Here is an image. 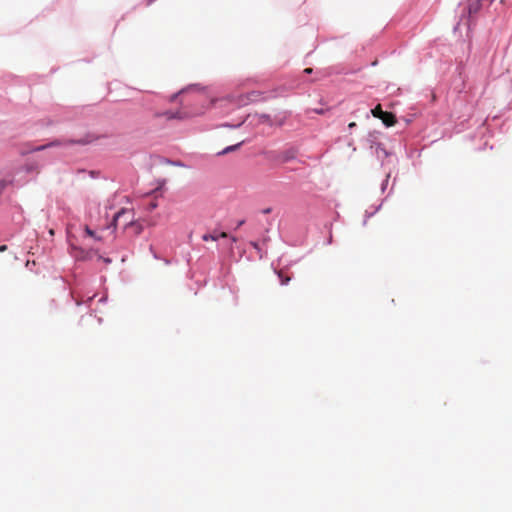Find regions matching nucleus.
Listing matches in <instances>:
<instances>
[{"label": "nucleus", "mask_w": 512, "mask_h": 512, "mask_svg": "<svg viewBox=\"0 0 512 512\" xmlns=\"http://www.w3.org/2000/svg\"><path fill=\"white\" fill-rule=\"evenodd\" d=\"M159 207L158 198H155L152 201H149L145 204L144 209L148 213H152Z\"/></svg>", "instance_id": "4c0bfd02"}, {"label": "nucleus", "mask_w": 512, "mask_h": 512, "mask_svg": "<svg viewBox=\"0 0 512 512\" xmlns=\"http://www.w3.org/2000/svg\"><path fill=\"white\" fill-rule=\"evenodd\" d=\"M271 267H272V269L274 271V274L278 278L279 284L281 286H287L289 284V282L291 281L292 275H285V274H283L282 271H280L279 269L275 268L274 262L271 263Z\"/></svg>", "instance_id": "b1692460"}, {"label": "nucleus", "mask_w": 512, "mask_h": 512, "mask_svg": "<svg viewBox=\"0 0 512 512\" xmlns=\"http://www.w3.org/2000/svg\"><path fill=\"white\" fill-rule=\"evenodd\" d=\"M55 279H59L63 283V290L64 291L68 289L67 285H66V279H65L64 276L59 275V276L55 277Z\"/></svg>", "instance_id": "603ef678"}, {"label": "nucleus", "mask_w": 512, "mask_h": 512, "mask_svg": "<svg viewBox=\"0 0 512 512\" xmlns=\"http://www.w3.org/2000/svg\"><path fill=\"white\" fill-rule=\"evenodd\" d=\"M98 252H99L98 248L91 247V248L87 249L84 247H79L78 253H77V255H75V260L81 261V262L91 261L93 259L94 255L98 254Z\"/></svg>", "instance_id": "f3484780"}, {"label": "nucleus", "mask_w": 512, "mask_h": 512, "mask_svg": "<svg viewBox=\"0 0 512 512\" xmlns=\"http://www.w3.org/2000/svg\"><path fill=\"white\" fill-rule=\"evenodd\" d=\"M494 0H466L461 9L458 22L453 26V33L462 38V45H466L468 55L472 52L473 39L479 18L489 10Z\"/></svg>", "instance_id": "f257e3e1"}, {"label": "nucleus", "mask_w": 512, "mask_h": 512, "mask_svg": "<svg viewBox=\"0 0 512 512\" xmlns=\"http://www.w3.org/2000/svg\"><path fill=\"white\" fill-rule=\"evenodd\" d=\"M182 94H185L183 89H179L178 91L172 93L170 96H169V102H176L178 101L179 97L182 95Z\"/></svg>", "instance_id": "a18cd8bd"}, {"label": "nucleus", "mask_w": 512, "mask_h": 512, "mask_svg": "<svg viewBox=\"0 0 512 512\" xmlns=\"http://www.w3.org/2000/svg\"><path fill=\"white\" fill-rule=\"evenodd\" d=\"M491 36V29L480 30L479 27L476 26L472 48V55L474 57V60H476V58H485L487 54L490 52L493 46Z\"/></svg>", "instance_id": "423d86ee"}, {"label": "nucleus", "mask_w": 512, "mask_h": 512, "mask_svg": "<svg viewBox=\"0 0 512 512\" xmlns=\"http://www.w3.org/2000/svg\"><path fill=\"white\" fill-rule=\"evenodd\" d=\"M378 38H379V35H374V36L370 39V42L372 43L373 41H376Z\"/></svg>", "instance_id": "0e129e2a"}, {"label": "nucleus", "mask_w": 512, "mask_h": 512, "mask_svg": "<svg viewBox=\"0 0 512 512\" xmlns=\"http://www.w3.org/2000/svg\"><path fill=\"white\" fill-rule=\"evenodd\" d=\"M159 161H160V163L166 164V165H169V166L180 167V168H187V169L191 168V165L187 164L186 162H184L182 160L173 159V158H169V157H166V156H159Z\"/></svg>", "instance_id": "6ab92c4d"}, {"label": "nucleus", "mask_w": 512, "mask_h": 512, "mask_svg": "<svg viewBox=\"0 0 512 512\" xmlns=\"http://www.w3.org/2000/svg\"><path fill=\"white\" fill-rule=\"evenodd\" d=\"M300 153V149L297 145L293 143H287L284 146L283 150L276 149H264L260 152V155L270 164L281 166L293 161H297L302 163L299 160L298 155Z\"/></svg>", "instance_id": "7ed1b4c3"}, {"label": "nucleus", "mask_w": 512, "mask_h": 512, "mask_svg": "<svg viewBox=\"0 0 512 512\" xmlns=\"http://www.w3.org/2000/svg\"><path fill=\"white\" fill-rule=\"evenodd\" d=\"M236 249H237V251H238L239 256H238V258H237L235 261H236V262H239V261H240V260L245 256V254H246V249H245V247H244V246H242V245L236 246Z\"/></svg>", "instance_id": "de8ad7c7"}, {"label": "nucleus", "mask_w": 512, "mask_h": 512, "mask_svg": "<svg viewBox=\"0 0 512 512\" xmlns=\"http://www.w3.org/2000/svg\"><path fill=\"white\" fill-rule=\"evenodd\" d=\"M8 249L6 244H0V252H5Z\"/></svg>", "instance_id": "13d9d810"}, {"label": "nucleus", "mask_w": 512, "mask_h": 512, "mask_svg": "<svg viewBox=\"0 0 512 512\" xmlns=\"http://www.w3.org/2000/svg\"><path fill=\"white\" fill-rule=\"evenodd\" d=\"M423 148H406V157L408 159H413L414 157L419 158L422 154Z\"/></svg>", "instance_id": "72a5a7b5"}, {"label": "nucleus", "mask_w": 512, "mask_h": 512, "mask_svg": "<svg viewBox=\"0 0 512 512\" xmlns=\"http://www.w3.org/2000/svg\"><path fill=\"white\" fill-rule=\"evenodd\" d=\"M98 302H99L100 304H106V303L108 302V294H107V293H106V294H103V295L99 298Z\"/></svg>", "instance_id": "864d4df0"}, {"label": "nucleus", "mask_w": 512, "mask_h": 512, "mask_svg": "<svg viewBox=\"0 0 512 512\" xmlns=\"http://www.w3.org/2000/svg\"><path fill=\"white\" fill-rule=\"evenodd\" d=\"M332 110V107H316V108H308L306 110V114H309V113H314V114H317V115H326L327 113H329L330 111Z\"/></svg>", "instance_id": "473e14b6"}, {"label": "nucleus", "mask_w": 512, "mask_h": 512, "mask_svg": "<svg viewBox=\"0 0 512 512\" xmlns=\"http://www.w3.org/2000/svg\"><path fill=\"white\" fill-rule=\"evenodd\" d=\"M373 148H375V154L377 158L380 157V153L383 154L384 158H388L394 154L391 150L386 149L384 144L380 141L378 143H374Z\"/></svg>", "instance_id": "cd10ccee"}, {"label": "nucleus", "mask_w": 512, "mask_h": 512, "mask_svg": "<svg viewBox=\"0 0 512 512\" xmlns=\"http://www.w3.org/2000/svg\"><path fill=\"white\" fill-rule=\"evenodd\" d=\"M332 227H333L332 222L327 221L324 223V228L327 229L329 232V236L326 238V240L324 242L325 245H331L333 243Z\"/></svg>", "instance_id": "e433bc0d"}, {"label": "nucleus", "mask_w": 512, "mask_h": 512, "mask_svg": "<svg viewBox=\"0 0 512 512\" xmlns=\"http://www.w3.org/2000/svg\"><path fill=\"white\" fill-rule=\"evenodd\" d=\"M156 0H144L146 6L152 5Z\"/></svg>", "instance_id": "bf43d9fd"}, {"label": "nucleus", "mask_w": 512, "mask_h": 512, "mask_svg": "<svg viewBox=\"0 0 512 512\" xmlns=\"http://www.w3.org/2000/svg\"><path fill=\"white\" fill-rule=\"evenodd\" d=\"M330 68H312L308 67L305 68L302 71V74L300 76H297L296 78H300V85L304 82H315L321 79H324L331 75V72L329 71Z\"/></svg>", "instance_id": "6e6552de"}, {"label": "nucleus", "mask_w": 512, "mask_h": 512, "mask_svg": "<svg viewBox=\"0 0 512 512\" xmlns=\"http://www.w3.org/2000/svg\"><path fill=\"white\" fill-rule=\"evenodd\" d=\"M83 235H84V237L93 239L95 242H102L104 239L103 236L98 234V232L95 229H92L88 225H85V227L83 229Z\"/></svg>", "instance_id": "a878e982"}, {"label": "nucleus", "mask_w": 512, "mask_h": 512, "mask_svg": "<svg viewBox=\"0 0 512 512\" xmlns=\"http://www.w3.org/2000/svg\"><path fill=\"white\" fill-rule=\"evenodd\" d=\"M167 179L166 178H157L155 179L151 185H155V187L149 189L144 193L145 197H155V198H163L165 192L168 190L167 188Z\"/></svg>", "instance_id": "9b49d317"}, {"label": "nucleus", "mask_w": 512, "mask_h": 512, "mask_svg": "<svg viewBox=\"0 0 512 512\" xmlns=\"http://www.w3.org/2000/svg\"><path fill=\"white\" fill-rule=\"evenodd\" d=\"M13 221L20 228H23V226L25 225L26 220L24 217V210L20 205L16 207V211L13 214Z\"/></svg>", "instance_id": "393cba45"}, {"label": "nucleus", "mask_w": 512, "mask_h": 512, "mask_svg": "<svg viewBox=\"0 0 512 512\" xmlns=\"http://www.w3.org/2000/svg\"><path fill=\"white\" fill-rule=\"evenodd\" d=\"M132 227L134 236H140L144 231V224L140 220H136L134 217L124 225V229Z\"/></svg>", "instance_id": "aec40b11"}, {"label": "nucleus", "mask_w": 512, "mask_h": 512, "mask_svg": "<svg viewBox=\"0 0 512 512\" xmlns=\"http://www.w3.org/2000/svg\"><path fill=\"white\" fill-rule=\"evenodd\" d=\"M37 265L36 261L35 260H27L26 263H25V266L27 269H29L30 271H34V267Z\"/></svg>", "instance_id": "3c124183"}, {"label": "nucleus", "mask_w": 512, "mask_h": 512, "mask_svg": "<svg viewBox=\"0 0 512 512\" xmlns=\"http://www.w3.org/2000/svg\"><path fill=\"white\" fill-rule=\"evenodd\" d=\"M68 302H73L77 307H80L82 305H86L87 308H89L90 315H93L96 310L91 309V304L93 303L94 299L97 297V293H93L91 296H88L84 301H81L75 297V295L72 292L68 293Z\"/></svg>", "instance_id": "2eb2a0df"}, {"label": "nucleus", "mask_w": 512, "mask_h": 512, "mask_svg": "<svg viewBox=\"0 0 512 512\" xmlns=\"http://www.w3.org/2000/svg\"><path fill=\"white\" fill-rule=\"evenodd\" d=\"M96 255H97V260L103 262L105 265H109L113 261L111 257L104 256V255L100 254L99 252Z\"/></svg>", "instance_id": "49530a36"}, {"label": "nucleus", "mask_w": 512, "mask_h": 512, "mask_svg": "<svg viewBox=\"0 0 512 512\" xmlns=\"http://www.w3.org/2000/svg\"><path fill=\"white\" fill-rule=\"evenodd\" d=\"M24 170L27 173L37 172L39 170V164L36 162H28L24 165Z\"/></svg>", "instance_id": "79ce46f5"}, {"label": "nucleus", "mask_w": 512, "mask_h": 512, "mask_svg": "<svg viewBox=\"0 0 512 512\" xmlns=\"http://www.w3.org/2000/svg\"><path fill=\"white\" fill-rule=\"evenodd\" d=\"M316 48H317V45H315L314 48L306 54L305 59L308 58L316 50Z\"/></svg>", "instance_id": "052dcab7"}, {"label": "nucleus", "mask_w": 512, "mask_h": 512, "mask_svg": "<svg viewBox=\"0 0 512 512\" xmlns=\"http://www.w3.org/2000/svg\"><path fill=\"white\" fill-rule=\"evenodd\" d=\"M235 232H226L225 231V237L223 238L227 242V248L230 252L233 253L234 249H236V246L238 245L239 238L234 234Z\"/></svg>", "instance_id": "4be33fe9"}, {"label": "nucleus", "mask_w": 512, "mask_h": 512, "mask_svg": "<svg viewBox=\"0 0 512 512\" xmlns=\"http://www.w3.org/2000/svg\"><path fill=\"white\" fill-rule=\"evenodd\" d=\"M182 89L185 94L189 92L204 93L206 91V87L201 83H190L182 87Z\"/></svg>", "instance_id": "bb28decb"}, {"label": "nucleus", "mask_w": 512, "mask_h": 512, "mask_svg": "<svg viewBox=\"0 0 512 512\" xmlns=\"http://www.w3.org/2000/svg\"><path fill=\"white\" fill-rule=\"evenodd\" d=\"M410 109L412 111L411 113L407 114L406 116H401L399 118L403 120L406 125H410L414 121V119L420 114L414 106H412Z\"/></svg>", "instance_id": "c756f323"}, {"label": "nucleus", "mask_w": 512, "mask_h": 512, "mask_svg": "<svg viewBox=\"0 0 512 512\" xmlns=\"http://www.w3.org/2000/svg\"><path fill=\"white\" fill-rule=\"evenodd\" d=\"M108 133H96L91 130L85 131L80 137H55L50 139L46 144L38 146L36 151H43L48 148H68L71 146H88L96 144L100 139L110 138Z\"/></svg>", "instance_id": "f03ea898"}, {"label": "nucleus", "mask_w": 512, "mask_h": 512, "mask_svg": "<svg viewBox=\"0 0 512 512\" xmlns=\"http://www.w3.org/2000/svg\"><path fill=\"white\" fill-rule=\"evenodd\" d=\"M225 237V231L220 223H217L212 231H207L202 234L201 239L204 242L215 241L218 242L220 239Z\"/></svg>", "instance_id": "4468645a"}, {"label": "nucleus", "mask_w": 512, "mask_h": 512, "mask_svg": "<svg viewBox=\"0 0 512 512\" xmlns=\"http://www.w3.org/2000/svg\"><path fill=\"white\" fill-rule=\"evenodd\" d=\"M79 173H87L88 176L91 178V179H99L101 177V171L100 170H96V169H92V170H87L85 168H82V169H79L78 171Z\"/></svg>", "instance_id": "c9c22d12"}, {"label": "nucleus", "mask_w": 512, "mask_h": 512, "mask_svg": "<svg viewBox=\"0 0 512 512\" xmlns=\"http://www.w3.org/2000/svg\"><path fill=\"white\" fill-rule=\"evenodd\" d=\"M457 43L460 45V48L462 50V57H455V71L453 74V80L452 83L454 85L455 89H459L460 91L464 90L466 88V82L468 80V75L466 72V66L467 62L472 57V52L468 55L467 53V47L466 45H462V38L458 39Z\"/></svg>", "instance_id": "39448f33"}, {"label": "nucleus", "mask_w": 512, "mask_h": 512, "mask_svg": "<svg viewBox=\"0 0 512 512\" xmlns=\"http://www.w3.org/2000/svg\"><path fill=\"white\" fill-rule=\"evenodd\" d=\"M273 211V208L271 206L264 207L261 209V213L264 215L270 214Z\"/></svg>", "instance_id": "6e6d98bb"}, {"label": "nucleus", "mask_w": 512, "mask_h": 512, "mask_svg": "<svg viewBox=\"0 0 512 512\" xmlns=\"http://www.w3.org/2000/svg\"><path fill=\"white\" fill-rule=\"evenodd\" d=\"M420 164H421V162H420V161H419V162H416V161H413V162H412V165H413L414 167H416L417 165H420Z\"/></svg>", "instance_id": "338daca9"}, {"label": "nucleus", "mask_w": 512, "mask_h": 512, "mask_svg": "<svg viewBox=\"0 0 512 512\" xmlns=\"http://www.w3.org/2000/svg\"><path fill=\"white\" fill-rule=\"evenodd\" d=\"M81 247L80 245L78 244H74V243H68V252L71 256H73L75 258V255H77L78 253V248Z\"/></svg>", "instance_id": "c03bdc74"}, {"label": "nucleus", "mask_w": 512, "mask_h": 512, "mask_svg": "<svg viewBox=\"0 0 512 512\" xmlns=\"http://www.w3.org/2000/svg\"><path fill=\"white\" fill-rule=\"evenodd\" d=\"M390 177H391V171H388L386 173L385 177L383 178V180L380 183V191H381V193H385V191L387 190L388 185H389Z\"/></svg>", "instance_id": "a19ab883"}, {"label": "nucleus", "mask_w": 512, "mask_h": 512, "mask_svg": "<svg viewBox=\"0 0 512 512\" xmlns=\"http://www.w3.org/2000/svg\"><path fill=\"white\" fill-rule=\"evenodd\" d=\"M254 119H257L255 125L265 124L268 127H272L273 116L269 113H254L251 114L250 119L247 121L248 125H254Z\"/></svg>", "instance_id": "dca6fc26"}, {"label": "nucleus", "mask_w": 512, "mask_h": 512, "mask_svg": "<svg viewBox=\"0 0 512 512\" xmlns=\"http://www.w3.org/2000/svg\"><path fill=\"white\" fill-rule=\"evenodd\" d=\"M356 128H357V123H356V122H350V123H348V125H347V129H348V131H349L350 133H352V131H353L354 129H356Z\"/></svg>", "instance_id": "5fc2aeb1"}, {"label": "nucleus", "mask_w": 512, "mask_h": 512, "mask_svg": "<svg viewBox=\"0 0 512 512\" xmlns=\"http://www.w3.org/2000/svg\"><path fill=\"white\" fill-rule=\"evenodd\" d=\"M396 180H397V177L394 178L392 186H391L389 192L387 193V195L384 198H382L378 204L370 205L369 208L365 211L364 219H363V222H362L363 226H365L367 224L368 219L373 217L376 213H378L381 210L383 204L393 194V192H394V185L396 183Z\"/></svg>", "instance_id": "9d476101"}, {"label": "nucleus", "mask_w": 512, "mask_h": 512, "mask_svg": "<svg viewBox=\"0 0 512 512\" xmlns=\"http://www.w3.org/2000/svg\"><path fill=\"white\" fill-rule=\"evenodd\" d=\"M452 52V45L446 39L436 38L431 41L427 54L436 61L450 67L453 63Z\"/></svg>", "instance_id": "0eeeda50"}, {"label": "nucleus", "mask_w": 512, "mask_h": 512, "mask_svg": "<svg viewBox=\"0 0 512 512\" xmlns=\"http://www.w3.org/2000/svg\"><path fill=\"white\" fill-rule=\"evenodd\" d=\"M399 122V119L397 117H391V118H382V124L385 128H390L395 126Z\"/></svg>", "instance_id": "58836bf2"}, {"label": "nucleus", "mask_w": 512, "mask_h": 512, "mask_svg": "<svg viewBox=\"0 0 512 512\" xmlns=\"http://www.w3.org/2000/svg\"><path fill=\"white\" fill-rule=\"evenodd\" d=\"M305 243V238L303 239H294L293 241L289 242V245L291 246H299V245H304Z\"/></svg>", "instance_id": "8fccbe9b"}, {"label": "nucleus", "mask_w": 512, "mask_h": 512, "mask_svg": "<svg viewBox=\"0 0 512 512\" xmlns=\"http://www.w3.org/2000/svg\"><path fill=\"white\" fill-rule=\"evenodd\" d=\"M117 229H118V221L113 218L111 219V221L108 224L101 227L102 231L110 230L112 234H116Z\"/></svg>", "instance_id": "f704fd0d"}, {"label": "nucleus", "mask_w": 512, "mask_h": 512, "mask_svg": "<svg viewBox=\"0 0 512 512\" xmlns=\"http://www.w3.org/2000/svg\"><path fill=\"white\" fill-rule=\"evenodd\" d=\"M246 259H247L248 261H253V259H254V258H253V256H252V255H248V256H246Z\"/></svg>", "instance_id": "69168bd1"}, {"label": "nucleus", "mask_w": 512, "mask_h": 512, "mask_svg": "<svg viewBox=\"0 0 512 512\" xmlns=\"http://www.w3.org/2000/svg\"><path fill=\"white\" fill-rule=\"evenodd\" d=\"M382 133L378 130H372V131H369L368 135H367V142L370 144V148L372 149L373 148V145L374 143H378V137L381 135Z\"/></svg>", "instance_id": "2f4dec72"}, {"label": "nucleus", "mask_w": 512, "mask_h": 512, "mask_svg": "<svg viewBox=\"0 0 512 512\" xmlns=\"http://www.w3.org/2000/svg\"><path fill=\"white\" fill-rule=\"evenodd\" d=\"M155 118H165L167 121H185L191 118V114L181 109H166L163 111H156Z\"/></svg>", "instance_id": "1a4fd4ad"}, {"label": "nucleus", "mask_w": 512, "mask_h": 512, "mask_svg": "<svg viewBox=\"0 0 512 512\" xmlns=\"http://www.w3.org/2000/svg\"><path fill=\"white\" fill-rule=\"evenodd\" d=\"M293 112L291 110H282L273 115L272 127L271 128H282L289 123V119L292 117Z\"/></svg>", "instance_id": "ddd939ff"}, {"label": "nucleus", "mask_w": 512, "mask_h": 512, "mask_svg": "<svg viewBox=\"0 0 512 512\" xmlns=\"http://www.w3.org/2000/svg\"><path fill=\"white\" fill-rule=\"evenodd\" d=\"M133 212V209H129V208H126V207H121L119 208L113 215V219H116L117 221H119V219L127 214V213H132Z\"/></svg>", "instance_id": "ea45409f"}, {"label": "nucleus", "mask_w": 512, "mask_h": 512, "mask_svg": "<svg viewBox=\"0 0 512 512\" xmlns=\"http://www.w3.org/2000/svg\"><path fill=\"white\" fill-rule=\"evenodd\" d=\"M54 124H55V121H54V120H52V119H48V121H47V125H48V126H52V125H54Z\"/></svg>", "instance_id": "e2e57ef3"}, {"label": "nucleus", "mask_w": 512, "mask_h": 512, "mask_svg": "<svg viewBox=\"0 0 512 512\" xmlns=\"http://www.w3.org/2000/svg\"><path fill=\"white\" fill-rule=\"evenodd\" d=\"M251 117V113L247 114L241 121L238 122H230L226 121L219 125V127L228 128V129H239L241 128Z\"/></svg>", "instance_id": "5701e85b"}, {"label": "nucleus", "mask_w": 512, "mask_h": 512, "mask_svg": "<svg viewBox=\"0 0 512 512\" xmlns=\"http://www.w3.org/2000/svg\"><path fill=\"white\" fill-rule=\"evenodd\" d=\"M245 223H246V218L238 219L234 222L233 226H231L230 230L232 232H237Z\"/></svg>", "instance_id": "37998d69"}, {"label": "nucleus", "mask_w": 512, "mask_h": 512, "mask_svg": "<svg viewBox=\"0 0 512 512\" xmlns=\"http://www.w3.org/2000/svg\"><path fill=\"white\" fill-rule=\"evenodd\" d=\"M84 282L85 279L82 276L76 273L73 274L71 285L76 289L79 296H84Z\"/></svg>", "instance_id": "412c9836"}, {"label": "nucleus", "mask_w": 512, "mask_h": 512, "mask_svg": "<svg viewBox=\"0 0 512 512\" xmlns=\"http://www.w3.org/2000/svg\"><path fill=\"white\" fill-rule=\"evenodd\" d=\"M149 251L155 260H162L166 265H170L172 263L171 259L162 257V255L155 249L153 245L149 246Z\"/></svg>", "instance_id": "7c9ffc66"}, {"label": "nucleus", "mask_w": 512, "mask_h": 512, "mask_svg": "<svg viewBox=\"0 0 512 512\" xmlns=\"http://www.w3.org/2000/svg\"><path fill=\"white\" fill-rule=\"evenodd\" d=\"M249 142H250V139L246 138V139H244L240 142H237L235 144L228 145V146L224 147L222 150H220L219 152H217L216 156L220 157V156H225L229 153L236 152V151L240 150L243 145H245Z\"/></svg>", "instance_id": "a211bd4d"}, {"label": "nucleus", "mask_w": 512, "mask_h": 512, "mask_svg": "<svg viewBox=\"0 0 512 512\" xmlns=\"http://www.w3.org/2000/svg\"><path fill=\"white\" fill-rule=\"evenodd\" d=\"M249 245L256 250L259 255V259H264L267 256V251L261 247L258 240H250Z\"/></svg>", "instance_id": "c85d7f7f"}, {"label": "nucleus", "mask_w": 512, "mask_h": 512, "mask_svg": "<svg viewBox=\"0 0 512 512\" xmlns=\"http://www.w3.org/2000/svg\"><path fill=\"white\" fill-rule=\"evenodd\" d=\"M96 104H93L92 106H95ZM91 105L87 106H67V107H61V112L57 113V115L60 117V120L62 121H72L75 119L76 115L83 110L85 107H90Z\"/></svg>", "instance_id": "f8f14e48"}, {"label": "nucleus", "mask_w": 512, "mask_h": 512, "mask_svg": "<svg viewBox=\"0 0 512 512\" xmlns=\"http://www.w3.org/2000/svg\"><path fill=\"white\" fill-rule=\"evenodd\" d=\"M57 70H58V68L53 67V68L51 69L50 73H51V74H53V73H55Z\"/></svg>", "instance_id": "774afa93"}, {"label": "nucleus", "mask_w": 512, "mask_h": 512, "mask_svg": "<svg viewBox=\"0 0 512 512\" xmlns=\"http://www.w3.org/2000/svg\"><path fill=\"white\" fill-rule=\"evenodd\" d=\"M10 181L5 178H0V193L3 194L5 189L8 187Z\"/></svg>", "instance_id": "09e8293b"}, {"label": "nucleus", "mask_w": 512, "mask_h": 512, "mask_svg": "<svg viewBox=\"0 0 512 512\" xmlns=\"http://www.w3.org/2000/svg\"><path fill=\"white\" fill-rule=\"evenodd\" d=\"M303 257H304V256L299 257V258H298V259H296V260H293V261L288 262V263H287V266H288V267H292L293 265H295L296 263H298V262H299Z\"/></svg>", "instance_id": "4d7b16f0"}, {"label": "nucleus", "mask_w": 512, "mask_h": 512, "mask_svg": "<svg viewBox=\"0 0 512 512\" xmlns=\"http://www.w3.org/2000/svg\"><path fill=\"white\" fill-rule=\"evenodd\" d=\"M46 11H50V9L45 8L44 10H42L41 14L37 15L36 17L39 18L40 16H44Z\"/></svg>", "instance_id": "680f3d73"}, {"label": "nucleus", "mask_w": 512, "mask_h": 512, "mask_svg": "<svg viewBox=\"0 0 512 512\" xmlns=\"http://www.w3.org/2000/svg\"><path fill=\"white\" fill-rule=\"evenodd\" d=\"M300 78H292L291 80L287 81L286 83L282 85H278L274 87L273 89L269 90L266 96H264V93L261 91H251L248 94V100L250 102H264L271 98H277V97H283L286 96V94L289 91L298 89L300 87Z\"/></svg>", "instance_id": "20e7f679"}]
</instances>
